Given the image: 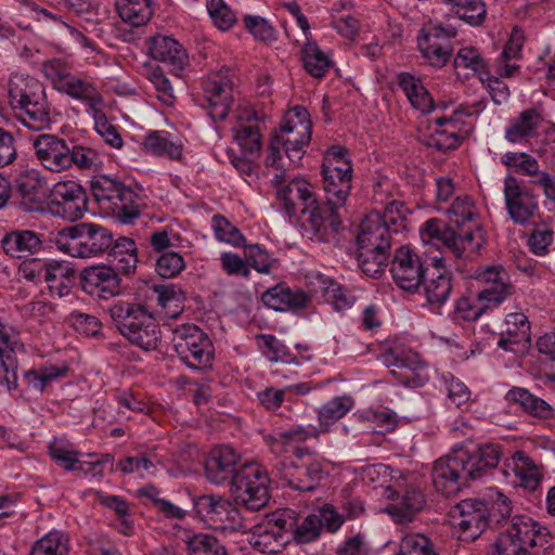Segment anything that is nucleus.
<instances>
[{"label":"nucleus","mask_w":555,"mask_h":555,"mask_svg":"<svg viewBox=\"0 0 555 555\" xmlns=\"http://www.w3.org/2000/svg\"><path fill=\"white\" fill-rule=\"evenodd\" d=\"M501 457V447L495 443L482 444L474 451H455L435 462L434 486L446 496L455 495L469 480L478 479L487 469L496 467Z\"/></svg>","instance_id":"obj_1"},{"label":"nucleus","mask_w":555,"mask_h":555,"mask_svg":"<svg viewBox=\"0 0 555 555\" xmlns=\"http://www.w3.org/2000/svg\"><path fill=\"white\" fill-rule=\"evenodd\" d=\"M312 134V124L309 112L300 106L289 111L274 131L266 156L267 167H283L286 165L283 153L289 164L298 163L305 155V149L309 145Z\"/></svg>","instance_id":"obj_2"},{"label":"nucleus","mask_w":555,"mask_h":555,"mask_svg":"<svg viewBox=\"0 0 555 555\" xmlns=\"http://www.w3.org/2000/svg\"><path fill=\"white\" fill-rule=\"evenodd\" d=\"M118 332L144 351L157 349L162 330L149 308L140 302L118 300L107 309Z\"/></svg>","instance_id":"obj_3"},{"label":"nucleus","mask_w":555,"mask_h":555,"mask_svg":"<svg viewBox=\"0 0 555 555\" xmlns=\"http://www.w3.org/2000/svg\"><path fill=\"white\" fill-rule=\"evenodd\" d=\"M391 235L387 220L377 212L367 215L357 235L358 262L363 273L379 276L388 266Z\"/></svg>","instance_id":"obj_4"},{"label":"nucleus","mask_w":555,"mask_h":555,"mask_svg":"<svg viewBox=\"0 0 555 555\" xmlns=\"http://www.w3.org/2000/svg\"><path fill=\"white\" fill-rule=\"evenodd\" d=\"M91 191L100 207L124 224H131L141 214L142 198L117 178L106 175L91 180Z\"/></svg>","instance_id":"obj_5"},{"label":"nucleus","mask_w":555,"mask_h":555,"mask_svg":"<svg viewBox=\"0 0 555 555\" xmlns=\"http://www.w3.org/2000/svg\"><path fill=\"white\" fill-rule=\"evenodd\" d=\"M55 245L72 257H99L113 246V233L101 224L81 222L60 230Z\"/></svg>","instance_id":"obj_6"},{"label":"nucleus","mask_w":555,"mask_h":555,"mask_svg":"<svg viewBox=\"0 0 555 555\" xmlns=\"http://www.w3.org/2000/svg\"><path fill=\"white\" fill-rule=\"evenodd\" d=\"M276 475L292 489L312 492L328 476L318 454L307 448H296L292 459H281L274 464Z\"/></svg>","instance_id":"obj_7"},{"label":"nucleus","mask_w":555,"mask_h":555,"mask_svg":"<svg viewBox=\"0 0 555 555\" xmlns=\"http://www.w3.org/2000/svg\"><path fill=\"white\" fill-rule=\"evenodd\" d=\"M270 477L258 463H248L233 476L231 491L237 504L249 511H259L269 501Z\"/></svg>","instance_id":"obj_8"},{"label":"nucleus","mask_w":555,"mask_h":555,"mask_svg":"<svg viewBox=\"0 0 555 555\" xmlns=\"http://www.w3.org/2000/svg\"><path fill=\"white\" fill-rule=\"evenodd\" d=\"M172 344L180 360L192 370L211 366L214 347L208 335L194 324H181L172 330Z\"/></svg>","instance_id":"obj_9"},{"label":"nucleus","mask_w":555,"mask_h":555,"mask_svg":"<svg viewBox=\"0 0 555 555\" xmlns=\"http://www.w3.org/2000/svg\"><path fill=\"white\" fill-rule=\"evenodd\" d=\"M274 170L271 179V183L275 189L276 198L288 215L294 217L298 211L306 214L314 203V193L311 184L305 179L291 178L287 175L288 167H270Z\"/></svg>","instance_id":"obj_10"},{"label":"nucleus","mask_w":555,"mask_h":555,"mask_svg":"<svg viewBox=\"0 0 555 555\" xmlns=\"http://www.w3.org/2000/svg\"><path fill=\"white\" fill-rule=\"evenodd\" d=\"M196 514L214 530L235 532L245 530L240 511L225 498L215 494L194 499Z\"/></svg>","instance_id":"obj_11"},{"label":"nucleus","mask_w":555,"mask_h":555,"mask_svg":"<svg viewBox=\"0 0 555 555\" xmlns=\"http://www.w3.org/2000/svg\"><path fill=\"white\" fill-rule=\"evenodd\" d=\"M322 178L325 197L345 206L351 191L352 166L341 147H334L324 157Z\"/></svg>","instance_id":"obj_12"},{"label":"nucleus","mask_w":555,"mask_h":555,"mask_svg":"<svg viewBox=\"0 0 555 555\" xmlns=\"http://www.w3.org/2000/svg\"><path fill=\"white\" fill-rule=\"evenodd\" d=\"M457 35L450 24L429 22L420 31L417 44L424 60L433 67H443L452 55L451 39Z\"/></svg>","instance_id":"obj_13"},{"label":"nucleus","mask_w":555,"mask_h":555,"mask_svg":"<svg viewBox=\"0 0 555 555\" xmlns=\"http://www.w3.org/2000/svg\"><path fill=\"white\" fill-rule=\"evenodd\" d=\"M85 189L73 180L56 182L50 190L48 210L54 216L68 221L83 217L88 209Z\"/></svg>","instance_id":"obj_14"},{"label":"nucleus","mask_w":555,"mask_h":555,"mask_svg":"<svg viewBox=\"0 0 555 555\" xmlns=\"http://www.w3.org/2000/svg\"><path fill=\"white\" fill-rule=\"evenodd\" d=\"M504 203L509 219L517 225H530L539 216V197L530 189L519 184L517 179L508 175L504 179Z\"/></svg>","instance_id":"obj_15"},{"label":"nucleus","mask_w":555,"mask_h":555,"mask_svg":"<svg viewBox=\"0 0 555 555\" xmlns=\"http://www.w3.org/2000/svg\"><path fill=\"white\" fill-rule=\"evenodd\" d=\"M233 81L230 68L209 74L203 81L202 105L207 108L214 121L223 120L233 102Z\"/></svg>","instance_id":"obj_16"},{"label":"nucleus","mask_w":555,"mask_h":555,"mask_svg":"<svg viewBox=\"0 0 555 555\" xmlns=\"http://www.w3.org/2000/svg\"><path fill=\"white\" fill-rule=\"evenodd\" d=\"M487 504L480 498L462 500L451 509L459 539L473 542L481 535L489 524Z\"/></svg>","instance_id":"obj_17"},{"label":"nucleus","mask_w":555,"mask_h":555,"mask_svg":"<svg viewBox=\"0 0 555 555\" xmlns=\"http://www.w3.org/2000/svg\"><path fill=\"white\" fill-rule=\"evenodd\" d=\"M390 273L398 287L413 293L424 281L425 268L421 257L410 246L403 245L395 250Z\"/></svg>","instance_id":"obj_18"},{"label":"nucleus","mask_w":555,"mask_h":555,"mask_svg":"<svg viewBox=\"0 0 555 555\" xmlns=\"http://www.w3.org/2000/svg\"><path fill=\"white\" fill-rule=\"evenodd\" d=\"M478 295L489 309L499 307L515 292L507 272L501 266L488 267L476 273Z\"/></svg>","instance_id":"obj_19"},{"label":"nucleus","mask_w":555,"mask_h":555,"mask_svg":"<svg viewBox=\"0 0 555 555\" xmlns=\"http://www.w3.org/2000/svg\"><path fill=\"white\" fill-rule=\"evenodd\" d=\"M385 495L391 500L385 512L397 524L411 522L426 503L423 490L414 485L406 486L400 493L389 487L385 490Z\"/></svg>","instance_id":"obj_20"},{"label":"nucleus","mask_w":555,"mask_h":555,"mask_svg":"<svg viewBox=\"0 0 555 555\" xmlns=\"http://www.w3.org/2000/svg\"><path fill=\"white\" fill-rule=\"evenodd\" d=\"M502 532L530 552L534 547L547 548L552 538L546 527L527 515L514 516Z\"/></svg>","instance_id":"obj_21"},{"label":"nucleus","mask_w":555,"mask_h":555,"mask_svg":"<svg viewBox=\"0 0 555 555\" xmlns=\"http://www.w3.org/2000/svg\"><path fill=\"white\" fill-rule=\"evenodd\" d=\"M380 360L387 367L399 370H391V373L405 387H421L428 380L427 375L424 374L423 365L414 353L405 354L402 351L389 349L380 356Z\"/></svg>","instance_id":"obj_22"},{"label":"nucleus","mask_w":555,"mask_h":555,"mask_svg":"<svg viewBox=\"0 0 555 555\" xmlns=\"http://www.w3.org/2000/svg\"><path fill=\"white\" fill-rule=\"evenodd\" d=\"M33 150L40 165L51 172L66 170L69 145L55 134L41 133L33 140Z\"/></svg>","instance_id":"obj_23"},{"label":"nucleus","mask_w":555,"mask_h":555,"mask_svg":"<svg viewBox=\"0 0 555 555\" xmlns=\"http://www.w3.org/2000/svg\"><path fill=\"white\" fill-rule=\"evenodd\" d=\"M120 278L112 266L85 268L81 272L82 288L90 295L108 299L120 293Z\"/></svg>","instance_id":"obj_24"},{"label":"nucleus","mask_w":555,"mask_h":555,"mask_svg":"<svg viewBox=\"0 0 555 555\" xmlns=\"http://www.w3.org/2000/svg\"><path fill=\"white\" fill-rule=\"evenodd\" d=\"M345 206H338L332 198H326L323 202L314 197V203H311L307 212L309 217L307 222L317 240L324 241L330 233H336L340 225V210Z\"/></svg>","instance_id":"obj_25"},{"label":"nucleus","mask_w":555,"mask_h":555,"mask_svg":"<svg viewBox=\"0 0 555 555\" xmlns=\"http://www.w3.org/2000/svg\"><path fill=\"white\" fill-rule=\"evenodd\" d=\"M462 115L470 116V113L456 109L450 117L435 118L433 131L426 138L425 144L442 153L456 149L461 142L459 130Z\"/></svg>","instance_id":"obj_26"},{"label":"nucleus","mask_w":555,"mask_h":555,"mask_svg":"<svg viewBox=\"0 0 555 555\" xmlns=\"http://www.w3.org/2000/svg\"><path fill=\"white\" fill-rule=\"evenodd\" d=\"M240 455L228 446H218L210 450L206 463L205 475L209 482L221 485L233 479Z\"/></svg>","instance_id":"obj_27"},{"label":"nucleus","mask_w":555,"mask_h":555,"mask_svg":"<svg viewBox=\"0 0 555 555\" xmlns=\"http://www.w3.org/2000/svg\"><path fill=\"white\" fill-rule=\"evenodd\" d=\"M149 51L154 60L167 64L175 74H179L188 64L186 51L171 37L162 35L151 37Z\"/></svg>","instance_id":"obj_28"},{"label":"nucleus","mask_w":555,"mask_h":555,"mask_svg":"<svg viewBox=\"0 0 555 555\" xmlns=\"http://www.w3.org/2000/svg\"><path fill=\"white\" fill-rule=\"evenodd\" d=\"M261 300L264 306L275 311H297L309 305L310 297L302 291H293L284 284H278L267 289Z\"/></svg>","instance_id":"obj_29"},{"label":"nucleus","mask_w":555,"mask_h":555,"mask_svg":"<svg viewBox=\"0 0 555 555\" xmlns=\"http://www.w3.org/2000/svg\"><path fill=\"white\" fill-rule=\"evenodd\" d=\"M12 107L18 111V120L30 130L40 131L49 128L51 124L46 93L31 98V100H26L25 103L15 104Z\"/></svg>","instance_id":"obj_30"},{"label":"nucleus","mask_w":555,"mask_h":555,"mask_svg":"<svg viewBox=\"0 0 555 555\" xmlns=\"http://www.w3.org/2000/svg\"><path fill=\"white\" fill-rule=\"evenodd\" d=\"M441 261L442 259L435 258L436 271L428 275L427 279L424 278L422 282L424 296L433 309L441 308L448 301L453 288L451 273L439 271Z\"/></svg>","instance_id":"obj_31"},{"label":"nucleus","mask_w":555,"mask_h":555,"mask_svg":"<svg viewBox=\"0 0 555 555\" xmlns=\"http://www.w3.org/2000/svg\"><path fill=\"white\" fill-rule=\"evenodd\" d=\"M143 149L155 156H166L171 160H181L184 144L180 137L167 131H151L143 140Z\"/></svg>","instance_id":"obj_32"},{"label":"nucleus","mask_w":555,"mask_h":555,"mask_svg":"<svg viewBox=\"0 0 555 555\" xmlns=\"http://www.w3.org/2000/svg\"><path fill=\"white\" fill-rule=\"evenodd\" d=\"M60 92L83 103L88 114L104 106V99L94 83L74 74L63 83Z\"/></svg>","instance_id":"obj_33"},{"label":"nucleus","mask_w":555,"mask_h":555,"mask_svg":"<svg viewBox=\"0 0 555 555\" xmlns=\"http://www.w3.org/2000/svg\"><path fill=\"white\" fill-rule=\"evenodd\" d=\"M40 235L31 230H15L3 235L1 247L7 255L23 258L37 253L41 248Z\"/></svg>","instance_id":"obj_34"},{"label":"nucleus","mask_w":555,"mask_h":555,"mask_svg":"<svg viewBox=\"0 0 555 555\" xmlns=\"http://www.w3.org/2000/svg\"><path fill=\"white\" fill-rule=\"evenodd\" d=\"M485 243V231L479 224L463 233L453 230L452 234L447 236V248L456 258H472L479 253Z\"/></svg>","instance_id":"obj_35"},{"label":"nucleus","mask_w":555,"mask_h":555,"mask_svg":"<svg viewBox=\"0 0 555 555\" xmlns=\"http://www.w3.org/2000/svg\"><path fill=\"white\" fill-rule=\"evenodd\" d=\"M313 285L314 292L320 293L338 312L346 311L356 302L357 298L349 289L326 275L318 274Z\"/></svg>","instance_id":"obj_36"},{"label":"nucleus","mask_w":555,"mask_h":555,"mask_svg":"<svg viewBox=\"0 0 555 555\" xmlns=\"http://www.w3.org/2000/svg\"><path fill=\"white\" fill-rule=\"evenodd\" d=\"M396 80L414 108L422 113H429L434 109V100L421 78L401 72L397 74Z\"/></svg>","instance_id":"obj_37"},{"label":"nucleus","mask_w":555,"mask_h":555,"mask_svg":"<svg viewBox=\"0 0 555 555\" xmlns=\"http://www.w3.org/2000/svg\"><path fill=\"white\" fill-rule=\"evenodd\" d=\"M75 271L65 261H48L43 282L48 284L52 297L62 298L70 293L74 285Z\"/></svg>","instance_id":"obj_38"},{"label":"nucleus","mask_w":555,"mask_h":555,"mask_svg":"<svg viewBox=\"0 0 555 555\" xmlns=\"http://www.w3.org/2000/svg\"><path fill=\"white\" fill-rule=\"evenodd\" d=\"M505 466L514 472L522 487L535 490L540 486L541 468L525 452L516 451L511 459L505 461Z\"/></svg>","instance_id":"obj_39"},{"label":"nucleus","mask_w":555,"mask_h":555,"mask_svg":"<svg viewBox=\"0 0 555 555\" xmlns=\"http://www.w3.org/2000/svg\"><path fill=\"white\" fill-rule=\"evenodd\" d=\"M0 387L11 391L17 387L16 341L11 335H0Z\"/></svg>","instance_id":"obj_40"},{"label":"nucleus","mask_w":555,"mask_h":555,"mask_svg":"<svg viewBox=\"0 0 555 555\" xmlns=\"http://www.w3.org/2000/svg\"><path fill=\"white\" fill-rule=\"evenodd\" d=\"M300 60L305 70L314 78H323L333 66L331 56L317 42L311 41V38L302 46Z\"/></svg>","instance_id":"obj_41"},{"label":"nucleus","mask_w":555,"mask_h":555,"mask_svg":"<svg viewBox=\"0 0 555 555\" xmlns=\"http://www.w3.org/2000/svg\"><path fill=\"white\" fill-rule=\"evenodd\" d=\"M505 398L508 402L519 405L526 413L532 416L541 418L552 416L553 410L551 405L526 388L513 387L506 392Z\"/></svg>","instance_id":"obj_42"},{"label":"nucleus","mask_w":555,"mask_h":555,"mask_svg":"<svg viewBox=\"0 0 555 555\" xmlns=\"http://www.w3.org/2000/svg\"><path fill=\"white\" fill-rule=\"evenodd\" d=\"M16 195L20 206L25 211L42 209L44 193L41 181L34 176H24L17 180Z\"/></svg>","instance_id":"obj_43"},{"label":"nucleus","mask_w":555,"mask_h":555,"mask_svg":"<svg viewBox=\"0 0 555 555\" xmlns=\"http://www.w3.org/2000/svg\"><path fill=\"white\" fill-rule=\"evenodd\" d=\"M154 0H115L120 18L133 27L145 25L153 15Z\"/></svg>","instance_id":"obj_44"},{"label":"nucleus","mask_w":555,"mask_h":555,"mask_svg":"<svg viewBox=\"0 0 555 555\" xmlns=\"http://www.w3.org/2000/svg\"><path fill=\"white\" fill-rule=\"evenodd\" d=\"M354 401L350 396H339L324 403L318 411L319 431L327 433L352 408Z\"/></svg>","instance_id":"obj_45"},{"label":"nucleus","mask_w":555,"mask_h":555,"mask_svg":"<svg viewBox=\"0 0 555 555\" xmlns=\"http://www.w3.org/2000/svg\"><path fill=\"white\" fill-rule=\"evenodd\" d=\"M43 93L46 92L42 83L29 75L13 74L10 78L9 98L12 106Z\"/></svg>","instance_id":"obj_46"},{"label":"nucleus","mask_w":555,"mask_h":555,"mask_svg":"<svg viewBox=\"0 0 555 555\" xmlns=\"http://www.w3.org/2000/svg\"><path fill=\"white\" fill-rule=\"evenodd\" d=\"M542 117L535 108H529L520 113L505 130V139L511 143H519L534 135Z\"/></svg>","instance_id":"obj_47"},{"label":"nucleus","mask_w":555,"mask_h":555,"mask_svg":"<svg viewBox=\"0 0 555 555\" xmlns=\"http://www.w3.org/2000/svg\"><path fill=\"white\" fill-rule=\"evenodd\" d=\"M256 113H248L245 121L235 129V140L246 155H258L261 150V134Z\"/></svg>","instance_id":"obj_48"},{"label":"nucleus","mask_w":555,"mask_h":555,"mask_svg":"<svg viewBox=\"0 0 555 555\" xmlns=\"http://www.w3.org/2000/svg\"><path fill=\"white\" fill-rule=\"evenodd\" d=\"M248 542L260 553L273 554L280 552L287 541L280 531L258 525L248 538Z\"/></svg>","instance_id":"obj_49"},{"label":"nucleus","mask_w":555,"mask_h":555,"mask_svg":"<svg viewBox=\"0 0 555 555\" xmlns=\"http://www.w3.org/2000/svg\"><path fill=\"white\" fill-rule=\"evenodd\" d=\"M155 300L170 318L177 317L182 310L184 294L172 283L155 285L153 287Z\"/></svg>","instance_id":"obj_50"},{"label":"nucleus","mask_w":555,"mask_h":555,"mask_svg":"<svg viewBox=\"0 0 555 555\" xmlns=\"http://www.w3.org/2000/svg\"><path fill=\"white\" fill-rule=\"evenodd\" d=\"M256 339L259 349L270 362L297 363L288 347L271 334H259Z\"/></svg>","instance_id":"obj_51"},{"label":"nucleus","mask_w":555,"mask_h":555,"mask_svg":"<svg viewBox=\"0 0 555 555\" xmlns=\"http://www.w3.org/2000/svg\"><path fill=\"white\" fill-rule=\"evenodd\" d=\"M506 324L508 337H501L498 346L504 350H513L511 345L528 338L530 325L527 317L519 312L507 314Z\"/></svg>","instance_id":"obj_52"},{"label":"nucleus","mask_w":555,"mask_h":555,"mask_svg":"<svg viewBox=\"0 0 555 555\" xmlns=\"http://www.w3.org/2000/svg\"><path fill=\"white\" fill-rule=\"evenodd\" d=\"M188 555H228L224 545L214 535L196 533L186 541Z\"/></svg>","instance_id":"obj_53"},{"label":"nucleus","mask_w":555,"mask_h":555,"mask_svg":"<svg viewBox=\"0 0 555 555\" xmlns=\"http://www.w3.org/2000/svg\"><path fill=\"white\" fill-rule=\"evenodd\" d=\"M454 67L469 69L479 75L481 80L485 79L483 75L489 74L487 62L474 47H464L457 51L454 57Z\"/></svg>","instance_id":"obj_54"},{"label":"nucleus","mask_w":555,"mask_h":555,"mask_svg":"<svg viewBox=\"0 0 555 555\" xmlns=\"http://www.w3.org/2000/svg\"><path fill=\"white\" fill-rule=\"evenodd\" d=\"M480 499L487 504L490 512L489 520L500 522L511 516L512 501L499 490L490 488Z\"/></svg>","instance_id":"obj_55"},{"label":"nucleus","mask_w":555,"mask_h":555,"mask_svg":"<svg viewBox=\"0 0 555 555\" xmlns=\"http://www.w3.org/2000/svg\"><path fill=\"white\" fill-rule=\"evenodd\" d=\"M451 3L459 18L470 25H479L486 17V5L481 0H444Z\"/></svg>","instance_id":"obj_56"},{"label":"nucleus","mask_w":555,"mask_h":555,"mask_svg":"<svg viewBox=\"0 0 555 555\" xmlns=\"http://www.w3.org/2000/svg\"><path fill=\"white\" fill-rule=\"evenodd\" d=\"M446 216L450 222L464 225L477 217V210L473 199L468 195H462L457 196L446 209Z\"/></svg>","instance_id":"obj_57"},{"label":"nucleus","mask_w":555,"mask_h":555,"mask_svg":"<svg viewBox=\"0 0 555 555\" xmlns=\"http://www.w3.org/2000/svg\"><path fill=\"white\" fill-rule=\"evenodd\" d=\"M243 23L246 30L257 40L264 43H272L278 40L276 29L262 16L243 15Z\"/></svg>","instance_id":"obj_58"},{"label":"nucleus","mask_w":555,"mask_h":555,"mask_svg":"<svg viewBox=\"0 0 555 555\" xmlns=\"http://www.w3.org/2000/svg\"><path fill=\"white\" fill-rule=\"evenodd\" d=\"M67 539L60 532H49L31 547L30 555H67Z\"/></svg>","instance_id":"obj_59"},{"label":"nucleus","mask_w":555,"mask_h":555,"mask_svg":"<svg viewBox=\"0 0 555 555\" xmlns=\"http://www.w3.org/2000/svg\"><path fill=\"white\" fill-rule=\"evenodd\" d=\"M490 310L478 293L474 296H461L454 305V313L464 321H476Z\"/></svg>","instance_id":"obj_60"},{"label":"nucleus","mask_w":555,"mask_h":555,"mask_svg":"<svg viewBox=\"0 0 555 555\" xmlns=\"http://www.w3.org/2000/svg\"><path fill=\"white\" fill-rule=\"evenodd\" d=\"M501 160L505 166L515 167L522 175L534 179L540 178V175L545 172L539 169L537 158L527 153L508 152L502 156Z\"/></svg>","instance_id":"obj_61"},{"label":"nucleus","mask_w":555,"mask_h":555,"mask_svg":"<svg viewBox=\"0 0 555 555\" xmlns=\"http://www.w3.org/2000/svg\"><path fill=\"white\" fill-rule=\"evenodd\" d=\"M49 454L51 459L65 470L73 472L78 469L80 452L69 448V446L62 441L54 439L49 444Z\"/></svg>","instance_id":"obj_62"},{"label":"nucleus","mask_w":555,"mask_h":555,"mask_svg":"<svg viewBox=\"0 0 555 555\" xmlns=\"http://www.w3.org/2000/svg\"><path fill=\"white\" fill-rule=\"evenodd\" d=\"M399 555H438L433 542L424 534L411 533L402 538Z\"/></svg>","instance_id":"obj_63"},{"label":"nucleus","mask_w":555,"mask_h":555,"mask_svg":"<svg viewBox=\"0 0 555 555\" xmlns=\"http://www.w3.org/2000/svg\"><path fill=\"white\" fill-rule=\"evenodd\" d=\"M206 8L214 24L221 30H229L237 21L235 12L224 0H207Z\"/></svg>","instance_id":"obj_64"}]
</instances>
